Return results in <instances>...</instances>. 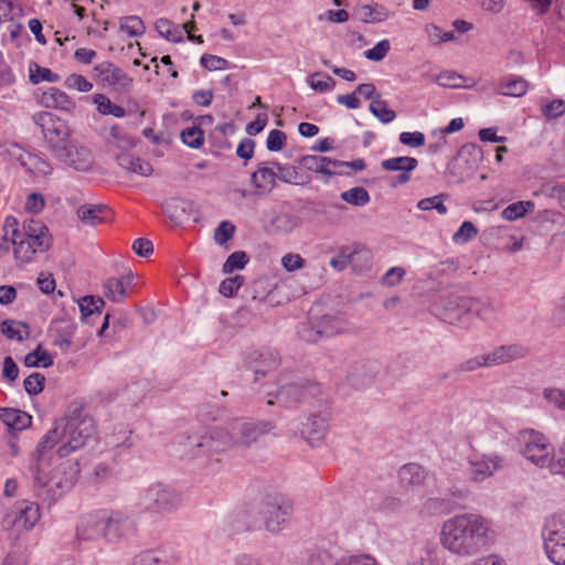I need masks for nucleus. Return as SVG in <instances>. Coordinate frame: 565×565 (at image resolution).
I'll list each match as a JSON object with an SVG mask.
<instances>
[{"label": "nucleus", "mask_w": 565, "mask_h": 565, "mask_svg": "<svg viewBox=\"0 0 565 565\" xmlns=\"http://www.w3.org/2000/svg\"><path fill=\"white\" fill-rule=\"evenodd\" d=\"M235 225L230 221H223L215 228L214 239L217 244L223 245L227 243L235 233Z\"/></svg>", "instance_id": "nucleus-59"}, {"label": "nucleus", "mask_w": 565, "mask_h": 565, "mask_svg": "<svg viewBox=\"0 0 565 565\" xmlns=\"http://www.w3.org/2000/svg\"><path fill=\"white\" fill-rule=\"evenodd\" d=\"M478 234V228L470 221H465L454 233L452 241L456 244H466Z\"/></svg>", "instance_id": "nucleus-54"}, {"label": "nucleus", "mask_w": 565, "mask_h": 565, "mask_svg": "<svg viewBox=\"0 0 565 565\" xmlns=\"http://www.w3.org/2000/svg\"><path fill=\"white\" fill-rule=\"evenodd\" d=\"M247 263L248 256L245 252H234L227 257V259L223 264V271L225 274H231L234 270L243 269Z\"/></svg>", "instance_id": "nucleus-53"}, {"label": "nucleus", "mask_w": 565, "mask_h": 565, "mask_svg": "<svg viewBox=\"0 0 565 565\" xmlns=\"http://www.w3.org/2000/svg\"><path fill=\"white\" fill-rule=\"evenodd\" d=\"M427 478L425 468L418 463H407L398 470V480L403 488L418 490Z\"/></svg>", "instance_id": "nucleus-28"}, {"label": "nucleus", "mask_w": 565, "mask_h": 565, "mask_svg": "<svg viewBox=\"0 0 565 565\" xmlns=\"http://www.w3.org/2000/svg\"><path fill=\"white\" fill-rule=\"evenodd\" d=\"M466 154L472 157L476 162L482 158V150L476 143L462 146L457 156L447 164V173L451 182L462 183L472 177L476 167L470 164L467 159L463 160Z\"/></svg>", "instance_id": "nucleus-12"}, {"label": "nucleus", "mask_w": 565, "mask_h": 565, "mask_svg": "<svg viewBox=\"0 0 565 565\" xmlns=\"http://www.w3.org/2000/svg\"><path fill=\"white\" fill-rule=\"evenodd\" d=\"M39 103L45 108H55L64 111H72L75 103L63 90L56 87H50L42 92Z\"/></svg>", "instance_id": "nucleus-30"}, {"label": "nucleus", "mask_w": 565, "mask_h": 565, "mask_svg": "<svg viewBox=\"0 0 565 565\" xmlns=\"http://www.w3.org/2000/svg\"><path fill=\"white\" fill-rule=\"evenodd\" d=\"M96 77L104 85L115 87L116 89L127 90L131 86L132 79L128 74L111 62L105 61L94 66Z\"/></svg>", "instance_id": "nucleus-18"}, {"label": "nucleus", "mask_w": 565, "mask_h": 565, "mask_svg": "<svg viewBox=\"0 0 565 565\" xmlns=\"http://www.w3.org/2000/svg\"><path fill=\"white\" fill-rule=\"evenodd\" d=\"M34 124L40 127L41 132L49 143L52 154L55 151H62L61 148L72 141L71 131L66 121L58 118L53 113L40 111L32 117Z\"/></svg>", "instance_id": "nucleus-8"}, {"label": "nucleus", "mask_w": 565, "mask_h": 565, "mask_svg": "<svg viewBox=\"0 0 565 565\" xmlns=\"http://www.w3.org/2000/svg\"><path fill=\"white\" fill-rule=\"evenodd\" d=\"M527 82L520 76L503 78L497 87V93L504 96L521 97L527 92Z\"/></svg>", "instance_id": "nucleus-35"}, {"label": "nucleus", "mask_w": 565, "mask_h": 565, "mask_svg": "<svg viewBox=\"0 0 565 565\" xmlns=\"http://www.w3.org/2000/svg\"><path fill=\"white\" fill-rule=\"evenodd\" d=\"M35 70L33 71L32 67H30V82L32 84H39L40 82H50V83H56L60 81V75L56 73H53L47 67H42L34 63Z\"/></svg>", "instance_id": "nucleus-52"}, {"label": "nucleus", "mask_w": 565, "mask_h": 565, "mask_svg": "<svg viewBox=\"0 0 565 565\" xmlns=\"http://www.w3.org/2000/svg\"><path fill=\"white\" fill-rule=\"evenodd\" d=\"M309 86L318 92H329L335 86V81L330 76L321 72H316L308 77Z\"/></svg>", "instance_id": "nucleus-49"}, {"label": "nucleus", "mask_w": 565, "mask_h": 565, "mask_svg": "<svg viewBox=\"0 0 565 565\" xmlns=\"http://www.w3.org/2000/svg\"><path fill=\"white\" fill-rule=\"evenodd\" d=\"M491 365L510 363L523 359L530 354V349L520 343L500 345L488 353Z\"/></svg>", "instance_id": "nucleus-25"}, {"label": "nucleus", "mask_w": 565, "mask_h": 565, "mask_svg": "<svg viewBox=\"0 0 565 565\" xmlns=\"http://www.w3.org/2000/svg\"><path fill=\"white\" fill-rule=\"evenodd\" d=\"M340 198L344 202L354 206H364L371 200L367 190L364 189L363 186H355L350 190H347L340 194Z\"/></svg>", "instance_id": "nucleus-46"}, {"label": "nucleus", "mask_w": 565, "mask_h": 565, "mask_svg": "<svg viewBox=\"0 0 565 565\" xmlns=\"http://www.w3.org/2000/svg\"><path fill=\"white\" fill-rule=\"evenodd\" d=\"M64 441L62 429L60 427L58 420L56 422V425L53 429L47 431L42 440L39 443L36 447V455H33L30 459H39V463L41 465V457L44 455V452L49 449H52L57 441Z\"/></svg>", "instance_id": "nucleus-37"}, {"label": "nucleus", "mask_w": 565, "mask_h": 565, "mask_svg": "<svg viewBox=\"0 0 565 565\" xmlns=\"http://www.w3.org/2000/svg\"><path fill=\"white\" fill-rule=\"evenodd\" d=\"M542 111L547 119H556L565 113V102L563 99H553L543 106Z\"/></svg>", "instance_id": "nucleus-63"}, {"label": "nucleus", "mask_w": 565, "mask_h": 565, "mask_svg": "<svg viewBox=\"0 0 565 565\" xmlns=\"http://www.w3.org/2000/svg\"><path fill=\"white\" fill-rule=\"evenodd\" d=\"M446 195L439 194L431 198H425L418 201L417 207L422 211L436 210L439 214H446L447 207L444 204Z\"/></svg>", "instance_id": "nucleus-56"}, {"label": "nucleus", "mask_w": 565, "mask_h": 565, "mask_svg": "<svg viewBox=\"0 0 565 565\" xmlns=\"http://www.w3.org/2000/svg\"><path fill=\"white\" fill-rule=\"evenodd\" d=\"M318 328H320L323 339L331 338L343 332L347 328V322L337 316H323L317 319Z\"/></svg>", "instance_id": "nucleus-36"}, {"label": "nucleus", "mask_w": 565, "mask_h": 565, "mask_svg": "<svg viewBox=\"0 0 565 565\" xmlns=\"http://www.w3.org/2000/svg\"><path fill=\"white\" fill-rule=\"evenodd\" d=\"M274 427L270 420L236 418L226 428H215L204 436H189L185 447L191 458L211 459L234 445L249 447Z\"/></svg>", "instance_id": "nucleus-1"}, {"label": "nucleus", "mask_w": 565, "mask_h": 565, "mask_svg": "<svg viewBox=\"0 0 565 565\" xmlns=\"http://www.w3.org/2000/svg\"><path fill=\"white\" fill-rule=\"evenodd\" d=\"M119 29L131 38H139L146 32V25L138 15H128L122 18L120 20Z\"/></svg>", "instance_id": "nucleus-43"}, {"label": "nucleus", "mask_w": 565, "mask_h": 565, "mask_svg": "<svg viewBox=\"0 0 565 565\" xmlns=\"http://www.w3.org/2000/svg\"><path fill=\"white\" fill-rule=\"evenodd\" d=\"M329 428V419L322 414H311L300 423L301 437L312 447L320 445Z\"/></svg>", "instance_id": "nucleus-20"}, {"label": "nucleus", "mask_w": 565, "mask_h": 565, "mask_svg": "<svg viewBox=\"0 0 565 565\" xmlns=\"http://www.w3.org/2000/svg\"><path fill=\"white\" fill-rule=\"evenodd\" d=\"M294 512L292 502L281 493H268L264 495L257 508L256 513L264 527L270 533L281 532Z\"/></svg>", "instance_id": "nucleus-5"}, {"label": "nucleus", "mask_w": 565, "mask_h": 565, "mask_svg": "<svg viewBox=\"0 0 565 565\" xmlns=\"http://www.w3.org/2000/svg\"><path fill=\"white\" fill-rule=\"evenodd\" d=\"M489 354H481L458 363L451 374L459 377L465 373L473 372L480 367H491Z\"/></svg>", "instance_id": "nucleus-38"}, {"label": "nucleus", "mask_w": 565, "mask_h": 565, "mask_svg": "<svg viewBox=\"0 0 565 565\" xmlns=\"http://www.w3.org/2000/svg\"><path fill=\"white\" fill-rule=\"evenodd\" d=\"M460 302V308L468 310V315H473L487 322L497 319V311L489 300L468 297V299H463Z\"/></svg>", "instance_id": "nucleus-31"}, {"label": "nucleus", "mask_w": 565, "mask_h": 565, "mask_svg": "<svg viewBox=\"0 0 565 565\" xmlns=\"http://www.w3.org/2000/svg\"><path fill=\"white\" fill-rule=\"evenodd\" d=\"M180 556L172 548H151L136 554L131 565H177Z\"/></svg>", "instance_id": "nucleus-23"}, {"label": "nucleus", "mask_w": 565, "mask_h": 565, "mask_svg": "<svg viewBox=\"0 0 565 565\" xmlns=\"http://www.w3.org/2000/svg\"><path fill=\"white\" fill-rule=\"evenodd\" d=\"M135 276L131 271L121 277H110L104 282V295L113 302H122L127 297V289L132 285Z\"/></svg>", "instance_id": "nucleus-26"}, {"label": "nucleus", "mask_w": 565, "mask_h": 565, "mask_svg": "<svg viewBox=\"0 0 565 565\" xmlns=\"http://www.w3.org/2000/svg\"><path fill=\"white\" fill-rule=\"evenodd\" d=\"M182 503V494L172 487L154 483L148 487L139 498V507L153 513L172 512Z\"/></svg>", "instance_id": "nucleus-7"}, {"label": "nucleus", "mask_w": 565, "mask_h": 565, "mask_svg": "<svg viewBox=\"0 0 565 565\" xmlns=\"http://www.w3.org/2000/svg\"><path fill=\"white\" fill-rule=\"evenodd\" d=\"M77 216L84 224L95 226L109 222L113 211L104 204H84L77 209Z\"/></svg>", "instance_id": "nucleus-27"}, {"label": "nucleus", "mask_w": 565, "mask_h": 565, "mask_svg": "<svg viewBox=\"0 0 565 565\" xmlns=\"http://www.w3.org/2000/svg\"><path fill=\"white\" fill-rule=\"evenodd\" d=\"M118 164L129 173H136L142 177H148L152 173V166L130 153H124L117 157Z\"/></svg>", "instance_id": "nucleus-34"}, {"label": "nucleus", "mask_w": 565, "mask_h": 565, "mask_svg": "<svg viewBox=\"0 0 565 565\" xmlns=\"http://www.w3.org/2000/svg\"><path fill=\"white\" fill-rule=\"evenodd\" d=\"M105 305V301L100 297L84 296L79 299L78 306L82 313V318L86 319L94 312H100V308Z\"/></svg>", "instance_id": "nucleus-50"}, {"label": "nucleus", "mask_w": 565, "mask_h": 565, "mask_svg": "<svg viewBox=\"0 0 565 565\" xmlns=\"http://www.w3.org/2000/svg\"><path fill=\"white\" fill-rule=\"evenodd\" d=\"M0 419L10 433L14 430L21 431L32 424L31 415L24 411L11 407L0 408Z\"/></svg>", "instance_id": "nucleus-32"}, {"label": "nucleus", "mask_w": 565, "mask_h": 565, "mask_svg": "<svg viewBox=\"0 0 565 565\" xmlns=\"http://www.w3.org/2000/svg\"><path fill=\"white\" fill-rule=\"evenodd\" d=\"M60 151H55L53 156L61 162L78 171H88L93 164V154L86 147L78 146L70 141Z\"/></svg>", "instance_id": "nucleus-16"}, {"label": "nucleus", "mask_w": 565, "mask_h": 565, "mask_svg": "<svg viewBox=\"0 0 565 565\" xmlns=\"http://www.w3.org/2000/svg\"><path fill=\"white\" fill-rule=\"evenodd\" d=\"M463 299H468V297H456L446 303L444 317L450 324L460 323L462 318L468 315V310H462L459 306Z\"/></svg>", "instance_id": "nucleus-42"}, {"label": "nucleus", "mask_w": 565, "mask_h": 565, "mask_svg": "<svg viewBox=\"0 0 565 565\" xmlns=\"http://www.w3.org/2000/svg\"><path fill=\"white\" fill-rule=\"evenodd\" d=\"M370 111L383 124H390L396 118V113L387 107V102L375 98L370 104Z\"/></svg>", "instance_id": "nucleus-44"}, {"label": "nucleus", "mask_w": 565, "mask_h": 565, "mask_svg": "<svg viewBox=\"0 0 565 565\" xmlns=\"http://www.w3.org/2000/svg\"><path fill=\"white\" fill-rule=\"evenodd\" d=\"M370 253L369 250L358 248L351 249L348 246L341 247L338 256L333 257L330 260V266L335 270H343L348 265H352L353 268H356V262L360 259L369 260Z\"/></svg>", "instance_id": "nucleus-33"}, {"label": "nucleus", "mask_w": 565, "mask_h": 565, "mask_svg": "<svg viewBox=\"0 0 565 565\" xmlns=\"http://www.w3.org/2000/svg\"><path fill=\"white\" fill-rule=\"evenodd\" d=\"M258 525L259 520L256 511L249 509L236 510L223 520V530L228 535L250 531Z\"/></svg>", "instance_id": "nucleus-19"}, {"label": "nucleus", "mask_w": 565, "mask_h": 565, "mask_svg": "<svg viewBox=\"0 0 565 565\" xmlns=\"http://www.w3.org/2000/svg\"><path fill=\"white\" fill-rule=\"evenodd\" d=\"M193 203L184 199H172L167 203V210L170 212V217L177 221H183L185 215L192 212Z\"/></svg>", "instance_id": "nucleus-47"}, {"label": "nucleus", "mask_w": 565, "mask_h": 565, "mask_svg": "<svg viewBox=\"0 0 565 565\" xmlns=\"http://www.w3.org/2000/svg\"><path fill=\"white\" fill-rule=\"evenodd\" d=\"M280 361L278 351L275 349L254 350L247 353L245 365L247 370L255 374L254 382L258 381V376H265L274 371Z\"/></svg>", "instance_id": "nucleus-15"}, {"label": "nucleus", "mask_w": 565, "mask_h": 565, "mask_svg": "<svg viewBox=\"0 0 565 565\" xmlns=\"http://www.w3.org/2000/svg\"><path fill=\"white\" fill-rule=\"evenodd\" d=\"M491 522L477 513H461L446 520L440 530V544L449 553L469 557L489 543Z\"/></svg>", "instance_id": "nucleus-2"}, {"label": "nucleus", "mask_w": 565, "mask_h": 565, "mask_svg": "<svg viewBox=\"0 0 565 565\" xmlns=\"http://www.w3.org/2000/svg\"><path fill=\"white\" fill-rule=\"evenodd\" d=\"M40 520V508L36 503L30 501L17 502L11 512L3 519V526L18 527L25 531L31 530Z\"/></svg>", "instance_id": "nucleus-13"}, {"label": "nucleus", "mask_w": 565, "mask_h": 565, "mask_svg": "<svg viewBox=\"0 0 565 565\" xmlns=\"http://www.w3.org/2000/svg\"><path fill=\"white\" fill-rule=\"evenodd\" d=\"M298 334L303 341L309 343H318L324 340L320 328H318L317 320L301 323L298 329Z\"/></svg>", "instance_id": "nucleus-48"}, {"label": "nucleus", "mask_w": 565, "mask_h": 565, "mask_svg": "<svg viewBox=\"0 0 565 565\" xmlns=\"http://www.w3.org/2000/svg\"><path fill=\"white\" fill-rule=\"evenodd\" d=\"M418 160L413 157H393L382 160L381 168L385 171H399L391 181V186L396 188L411 181L412 172L417 168Z\"/></svg>", "instance_id": "nucleus-21"}, {"label": "nucleus", "mask_w": 565, "mask_h": 565, "mask_svg": "<svg viewBox=\"0 0 565 565\" xmlns=\"http://www.w3.org/2000/svg\"><path fill=\"white\" fill-rule=\"evenodd\" d=\"M76 328L75 323H67L64 327L56 328L52 333V344L64 352L67 351L72 344Z\"/></svg>", "instance_id": "nucleus-40"}, {"label": "nucleus", "mask_w": 565, "mask_h": 565, "mask_svg": "<svg viewBox=\"0 0 565 565\" xmlns=\"http://www.w3.org/2000/svg\"><path fill=\"white\" fill-rule=\"evenodd\" d=\"M45 376L41 373H32L23 381V387L28 395L34 396L44 390Z\"/></svg>", "instance_id": "nucleus-55"}, {"label": "nucleus", "mask_w": 565, "mask_h": 565, "mask_svg": "<svg viewBox=\"0 0 565 565\" xmlns=\"http://www.w3.org/2000/svg\"><path fill=\"white\" fill-rule=\"evenodd\" d=\"M542 539L547 558L555 565H565V512L545 519Z\"/></svg>", "instance_id": "nucleus-6"}, {"label": "nucleus", "mask_w": 565, "mask_h": 565, "mask_svg": "<svg viewBox=\"0 0 565 565\" xmlns=\"http://www.w3.org/2000/svg\"><path fill=\"white\" fill-rule=\"evenodd\" d=\"M200 63L209 71L226 70L230 66V62L227 60L212 54H203Z\"/></svg>", "instance_id": "nucleus-60"}, {"label": "nucleus", "mask_w": 565, "mask_h": 565, "mask_svg": "<svg viewBox=\"0 0 565 565\" xmlns=\"http://www.w3.org/2000/svg\"><path fill=\"white\" fill-rule=\"evenodd\" d=\"M465 78L454 71H444L436 77V83L443 87H461Z\"/></svg>", "instance_id": "nucleus-57"}, {"label": "nucleus", "mask_w": 565, "mask_h": 565, "mask_svg": "<svg viewBox=\"0 0 565 565\" xmlns=\"http://www.w3.org/2000/svg\"><path fill=\"white\" fill-rule=\"evenodd\" d=\"M10 242L17 265L22 266L32 263L38 253L47 252L52 246L53 237L50 231H45L43 234L21 235L17 239L13 237Z\"/></svg>", "instance_id": "nucleus-9"}, {"label": "nucleus", "mask_w": 565, "mask_h": 565, "mask_svg": "<svg viewBox=\"0 0 565 565\" xmlns=\"http://www.w3.org/2000/svg\"><path fill=\"white\" fill-rule=\"evenodd\" d=\"M105 531L104 512L85 516L76 529L77 537L84 541L105 539Z\"/></svg>", "instance_id": "nucleus-24"}, {"label": "nucleus", "mask_w": 565, "mask_h": 565, "mask_svg": "<svg viewBox=\"0 0 565 565\" xmlns=\"http://www.w3.org/2000/svg\"><path fill=\"white\" fill-rule=\"evenodd\" d=\"M300 167L308 171L320 173L324 177V182L328 183L331 179L330 167L342 166L337 159L322 157L317 154L301 156L298 160Z\"/></svg>", "instance_id": "nucleus-29"}, {"label": "nucleus", "mask_w": 565, "mask_h": 565, "mask_svg": "<svg viewBox=\"0 0 565 565\" xmlns=\"http://www.w3.org/2000/svg\"><path fill=\"white\" fill-rule=\"evenodd\" d=\"M93 103L97 106L99 114L106 116L111 115L116 118H122L126 115L124 107L111 103V100L104 94H95Z\"/></svg>", "instance_id": "nucleus-39"}, {"label": "nucleus", "mask_w": 565, "mask_h": 565, "mask_svg": "<svg viewBox=\"0 0 565 565\" xmlns=\"http://www.w3.org/2000/svg\"><path fill=\"white\" fill-rule=\"evenodd\" d=\"M504 459L499 455L473 456L468 460L467 473L471 481L482 482L503 467Z\"/></svg>", "instance_id": "nucleus-14"}, {"label": "nucleus", "mask_w": 565, "mask_h": 565, "mask_svg": "<svg viewBox=\"0 0 565 565\" xmlns=\"http://www.w3.org/2000/svg\"><path fill=\"white\" fill-rule=\"evenodd\" d=\"M244 277L236 275L231 278L224 279L218 288V291L225 297H233L237 290L243 286Z\"/></svg>", "instance_id": "nucleus-58"}, {"label": "nucleus", "mask_w": 565, "mask_h": 565, "mask_svg": "<svg viewBox=\"0 0 565 565\" xmlns=\"http://www.w3.org/2000/svg\"><path fill=\"white\" fill-rule=\"evenodd\" d=\"M316 391V385L308 382H292L282 385L277 391L276 399L280 405L292 407L312 396Z\"/></svg>", "instance_id": "nucleus-17"}, {"label": "nucleus", "mask_w": 565, "mask_h": 565, "mask_svg": "<svg viewBox=\"0 0 565 565\" xmlns=\"http://www.w3.org/2000/svg\"><path fill=\"white\" fill-rule=\"evenodd\" d=\"M519 441L522 445L521 451L527 460L541 467L548 462L550 445L543 434L524 429L520 433Z\"/></svg>", "instance_id": "nucleus-11"}, {"label": "nucleus", "mask_w": 565, "mask_h": 565, "mask_svg": "<svg viewBox=\"0 0 565 565\" xmlns=\"http://www.w3.org/2000/svg\"><path fill=\"white\" fill-rule=\"evenodd\" d=\"M2 231H4V238H19L21 235H33L43 234L45 231H50L49 227L39 220L26 218L19 224L17 217L9 215L6 217Z\"/></svg>", "instance_id": "nucleus-22"}, {"label": "nucleus", "mask_w": 565, "mask_h": 565, "mask_svg": "<svg viewBox=\"0 0 565 565\" xmlns=\"http://www.w3.org/2000/svg\"><path fill=\"white\" fill-rule=\"evenodd\" d=\"M390 51L388 40H382L377 42L372 49L364 52L367 60L380 62L382 61Z\"/></svg>", "instance_id": "nucleus-61"}, {"label": "nucleus", "mask_w": 565, "mask_h": 565, "mask_svg": "<svg viewBox=\"0 0 565 565\" xmlns=\"http://www.w3.org/2000/svg\"><path fill=\"white\" fill-rule=\"evenodd\" d=\"M64 443L58 447L57 454L61 458L67 457L85 446L88 439L95 435V422L90 416L84 414L83 406L73 403L66 414L60 420Z\"/></svg>", "instance_id": "nucleus-4"}, {"label": "nucleus", "mask_w": 565, "mask_h": 565, "mask_svg": "<svg viewBox=\"0 0 565 565\" xmlns=\"http://www.w3.org/2000/svg\"><path fill=\"white\" fill-rule=\"evenodd\" d=\"M181 140L188 147L198 149L204 142V132L201 128L192 126L181 132Z\"/></svg>", "instance_id": "nucleus-51"}, {"label": "nucleus", "mask_w": 565, "mask_h": 565, "mask_svg": "<svg viewBox=\"0 0 565 565\" xmlns=\"http://www.w3.org/2000/svg\"><path fill=\"white\" fill-rule=\"evenodd\" d=\"M276 178L277 173L273 169L265 167V163H260L258 170L252 173L250 182L259 190L267 185L273 189L275 186Z\"/></svg>", "instance_id": "nucleus-41"}, {"label": "nucleus", "mask_w": 565, "mask_h": 565, "mask_svg": "<svg viewBox=\"0 0 565 565\" xmlns=\"http://www.w3.org/2000/svg\"><path fill=\"white\" fill-rule=\"evenodd\" d=\"M65 85L68 88H73L82 93H87L93 88V84L79 74H71L67 76Z\"/></svg>", "instance_id": "nucleus-62"}, {"label": "nucleus", "mask_w": 565, "mask_h": 565, "mask_svg": "<svg viewBox=\"0 0 565 565\" xmlns=\"http://www.w3.org/2000/svg\"><path fill=\"white\" fill-rule=\"evenodd\" d=\"M29 472L33 478L36 497L52 504L74 486L79 473V466L77 461L62 462L54 475L47 477L43 475L39 459H33L29 463Z\"/></svg>", "instance_id": "nucleus-3"}, {"label": "nucleus", "mask_w": 565, "mask_h": 565, "mask_svg": "<svg viewBox=\"0 0 565 565\" xmlns=\"http://www.w3.org/2000/svg\"><path fill=\"white\" fill-rule=\"evenodd\" d=\"M105 513V540L118 543L134 537L137 533V523L129 514L114 510Z\"/></svg>", "instance_id": "nucleus-10"}, {"label": "nucleus", "mask_w": 565, "mask_h": 565, "mask_svg": "<svg viewBox=\"0 0 565 565\" xmlns=\"http://www.w3.org/2000/svg\"><path fill=\"white\" fill-rule=\"evenodd\" d=\"M534 209V203L531 201H518L514 203L509 204L503 211H502V217L508 221H514L522 216H524L526 213L532 212Z\"/></svg>", "instance_id": "nucleus-45"}, {"label": "nucleus", "mask_w": 565, "mask_h": 565, "mask_svg": "<svg viewBox=\"0 0 565 565\" xmlns=\"http://www.w3.org/2000/svg\"><path fill=\"white\" fill-rule=\"evenodd\" d=\"M548 467H550V471L553 475H556L559 472H565V437H564L562 445L559 446L558 451L555 454L553 459L550 461Z\"/></svg>", "instance_id": "nucleus-64"}]
</instances>
